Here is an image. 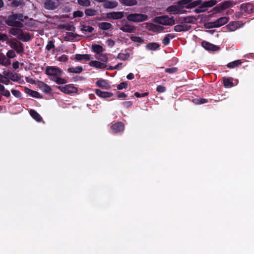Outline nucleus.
Instances as JSON below:
<instances>
[{"mask_svg": "<svg viewBox=\"0 0 254 254\" xmlns=\"http://www.w3.org/2000/svg\"><path fill=\"white\" fill-rule=\"evenodd\" d=\"M46 73L50 76V79L58 84H64L67 82L64 78H62V70L55 66H49L46 68Z\"/></svg>", "mask_w": 254, "mask_h": 254, "instance_id": "nucleus-1", "label": "nucleus"}, {"mask_svg": "<svg viewBox=\"0 0 254 254\" xmlns=\"http://www.w3.org/2000/svg\"><path fill=\"white\" fill-rule=\"evenodd\" d=\"M28 18L27 16H24L22 14H12L9 15L5 20V23L10 26L21 28L23 26L22 21Z\"/></svg>", "mask_w": 254, "mask_h": 254, "instance_id": "nucleus-2", "label": "nucleus"}, {"mask_svg": "<svg viewBox=\"0 0 254 254\" xmlns=\"http://www.w3.org/2000/svg\"><path fill=\"white\" fill-rule=\"evenodd\" d=\"M154 20L155 22L163 25L172 26L175 24V20L173 17H169L167 15L156 17Z\"/></svg>", "mask_w": 254, "mask_h": 254, "instance_id": "nucleus-3", "label": "nucleus"}, {"mask_svg": "<svg viewBox=\"0 0 254 254\" xmlns=\"http://www.w3.org/2000/svg\"><path fill=\"white\" fill-rule=\"evenodd\" d=\"M127 18L128 21L139 22L146 20L148 19V16L140 13H132L128 15Z\"/></svg>", "mask_w": 254, "mask_h": 254, "instance_id": "nucleus-4", "label": "nucleus"}, {"mask_svg": "<svg viewBox=\"0 0 254 254\" xmlns=\"http://www.w3.org/2000/svg\"><path fill=\"white\" fill-rule=\"evenodd\" d=\"M121 26L120 27V30L124 32L127 33H133L135 30L136 28L131 23L124 20L121 21Z\"/></svg>", "mask_w": 254, "mask_h": 254, "instance_id": "nucleus-5", "label": "nucleus"}, {"mask_svg": "<svg viewBox=\"0 0 254 254\" xmlns=\"http://www.w3.org/2000/svg\"><path fill=\"white\" fill-rule=\"evenodd\" d=\"M58 88L62 92L68 94L76 93L77 92V88L74 87L72 84L66 85L64 86H58Z\"/></svg>", "mask_w": 254, "mask_h": 254, "instance_id": "nucleus-6", "label": "nucleus"}, {"mask_svg": "<svg viewBox=\"0 0 254 254\" xmlns=\"http://www.w3.org/2000/svg\"><path fill=\"white\" fill-rule=\"evenodd\" d=\"M9 46L14 49L17 53H22L23 52V44L18 42L14 41H10L9 42Z\"/></svg>", "mask_w": 254, "mask_h": 254, "instance_id": "nucleus-7", "label": "nucleus"}, {"mask_svg": "<svg viewBox=\"0 0 254 254\" xmlns=\"http://www.w3.org/2000/svg\"><path fill=\"white\" fill-rule=\"evenodd\" d=\"M124 16L123 11H113L107 13V17L109 19H120Z\"/></svg>", "mask_w": 254, "mask_h": 254, "instance_id": "nucleus-8", "label": "nucleus"}, {"mask_svg": "<svg viewBox=\"0 0 254 254\" xmlns=\"http://www.w3.org/2000/svg\"><path fill=\"white\" fill-rule=\"evenodd\" d=\"M44 7L48 10H54L57 7V4L53 0H44Z\"/></svg>", "mask_w": 254, "mask_h": 254, "instance_id": "nucleus-9", "label": "nucleus"}, {"mask_svg": "<svg viewBox=\"0 0 254 254\" xmlns=\"http://www.w3.org/2000/svg\"><path fill=\"white\" fill-rule=\"evenodd\" d=\"M254 6L250 3L243 4L241 6V10L243 13H251L253 12Z\"/></svg>", "mask_w": 254, "mask_h": 254, "instance_id": "nucleus-10", "label": "nucleus"}, {"mask_svg": "<svg viewBox=\"0 0 254 254\" xmlns=\"http://www.w3.org/2000/svg\"><path fill=\"white\" fill-rule=\"evenodd\" d=\"M111 128L115 132L123 131L124 130V125L121 122L116 123L113 124Z\"/></svg>", "mask_w": 254, "mask_h": 254, "instance_id": "nucleus-11", "label": "nucleus"}, {"mask_svg": "<svg viewBox=\"0 0 254 254\" xmlns=\"http://www.w3.org/2000/svg\"><path fill=\"white\" fill-rule=\"evenodd\" d=\"M11 64L10 60L8 59L6 56L2 53H0V64L4 66H7Z\"/></svg>", "mask_w": 254, "mask_h": 254, "instance_id": "nucleus-12", "label": "nucleus"}, {"mask_svg": "<svg viewBox=\"0 0 254 254\" xmlns=\"http://www.w3.org/2000/svg\"><path fill=\"white\" fill-rule=\"evenodd\" d=\"M89 65L91 66L95 67L99 69H104L107 67V65L105 63H101L97 61H93L90 62Z\"/></svg>", "mask_w": 254, "mask_h": 254, "instance_id": "nucleus-13", "label": "nucleus"}, {"mask_svg": "<svg viewBox=\"0 0 254 254\" xmlns=\"http://www.w3.org/2000/svg\"><path fill=\"white\" fill-rule=\"evenodd\" d=\"M96 84L98 87L104 89H109L111 87L108 82L106 80L102 79L97 81Z\"/></svg>", "mask_w": 254, "mask_h": 254, "instance_id": "nucleus-14", "label": "nucleus"}, {"mask_svg": "<svg viewBox=\"0 0 254 254\" xmlns=\"http://www.w3.org/2000/svg\"><path fill=\"white\" fill-rule=\"evenodd\" d=\"M95 93L96 94L102 98H109L113 96V93L109 92L102 91L100 89H96Z\"/></svg>", "mask_w": 254, "mask_h": 254, "instance_id": "nucleus-15", "label": "nucleus"}, {"mask_svg": "<svg viewBox=\"0 0 254 254\" xmlns=\"http://www.w3.org/2000/svg\"><path fill=\"white\" fill-rule=\"evenodd\" d=\"M166 11L170 14H177L181 12V10L177 5H172L168 7Z\"/></svg>", "mask_w": 254, "mask_h": 254, "instance_id": "nucleus-16", "label": "nucleus"}, {"mask_svg": "<svg viewBox=\"0 0 254 254\" xmlns=\"http://www.w3.org/2000/svg\"><path fill=\"white\" fill-rule=\"evenodd\" d=\"M118 5V2L116 1H107L103 3V7L106 8H114Z\"/></svg>", "mask_w": 254, "mask_h": 254, "instance_id": "nucleus-17", "label": "nucleus"}, {"mask_svg": "<svg viewBox=\"0 0 254 254\" xmlns=\"http://www.w3.org/2000/svg\"><path fill=\"white\" fill-rule=\"evenodd\" d=\"M228 18L227 17H222L214 21L216 27L221 26L228 22Z\"/></svg>", "mask_w": 254, "mask_h": 254, "instance_id": "nucleus-18", "label": "nucleus"}, {"mask_svg": "<svg viewBox=\"0 0 254 254\" xmlns=\"http://www.w3.org/2000/svg\"><path fill=\"white\" fill-rule=\"evenodd\" d=\"M233 79L231 77L230 78H223V83L224 86L227 88L232 87L234 86L233 83Z\"/></svg>", "mask_w": 254, "mask_h": 254, "instance_id": "nucleus-19", "label": "nucleus"}, {"mask_svg": "<svg viewBox=\"0 0 254 254\" xmlns=\"http://www.w3.org/2000/svg\"><path fill=\"white\" fill-rule=\"evenodd\" d=\"M202 45L205 49L208 50L216 51L218 49L216 46L207 42H202Z\"/></svg>", "mask_w": 254, "mask_h": 254, "instance_id": "nucleus-20", "label": "nucleus"}, {"mask_svg": "<svg viewBox=\"0 0 254 254\" xmlns=\"http://www.w3.org/2000/svg\"><path fill=\"white\" fill-rule=\"evenodd\" d=\"M18 38L24 42H27L29 41L31 37L29 34L21 32Z\"/></svg>", "mask_w": 254, "mask_h": 254, "instance_id": "nucleus-21", "label": "nucleus"}, {"mask_svg": "<svg viewBox=\"0 0 254 254\" xmlns=\"http://www.w3.org/2000/svg\"><path fill=\"white\" fill-rule=\"evenodd\" d=\"M120 2L126 6H133L137 4L136 0H120Z\"/></svg>", "mask_w": 254, "mask_h": 254, "instance_id": "nucleus-22", "label": "nucleus"}, {"mask_svg": "<svg viewBox=\"0 0 254 254\" xmlns=\"http://www.w3.org/2000/svg\"><path fill=\"white\" fill-rule=\"evenodd\" d=\"M100 29L102 30H109L112 27V25L108 22H101L98 24Z\"/></svg>", "mask_w": 254, "mask_h": 254, "instance_id": "nucleus-23", "label": "nucleus"}, {"mask_svg": "<svg viewBox=\"0 0 254 254\" xmlns=\"http://www.w3.org/2000/svg\"><path fill=\"white\" fill-rule=\"evenodd\" d=\"M75 59L78 61H80L82 60H84L85 61H89L91 59V56L88 54H76L75 57Z\"/></svg>", "mask_w": 254, "mask_h": 254, "instance_id": "nucleus-24", "label": "nucleus"}, {"mask_svg": "<svg viewBox=\"0 0 254 254\" xmlns=\"http://www.w3.org/2000/svg\"><path fill=\"white\" fill-rule=\"evenodd\" d=\"M83 69L81 66L71 67L67 69V71L70 73H79L81 72Z\"/></svg>", "mask_w": 254, "mask_h": 254, "instance_id": "nucleus-25", "label": "nucleus"}, {"mask_svg": "<svg viewBox=\"0 0 254 254\" xmlns=\"http://www.w3.org/2000/svg\"><path fill=\"white\" fill-rule=\"evenodd\" d=\"M92 49L94 52L98 54H100L105 50L102 46L96 44L92 46Z\"/></svg>", "mask_w": 254, "mask_h": 254, "instance_id": "nucleus-26", "label": "nucleus"}, {"mask_svg": "<svg viewBox=\"0 0 254 254\" xmlns=\"http://www.w3.org/2000/svg\"><path fill=\"white\" fill-rule=\"evenodd\" d=\"M129 54L126 51L125 53H120L118 55L117 58L120 60L126 61L129 58Z\"/></svg>", "mask_w": 254, "mask_h": 254, "instance_id": "nucleus-27", "label": "nucleus"}, {"mask_svg": "<svg viewBox=\"0 0 254 254\" xmlns=\"http://www.w3.org/2000/svg\"><path fill=\"white\" fill-rule=\"evenodd\" d=\"M30 115L32 116L33 118H34L35 120L38 122H40L42 121V118L40 116V115L35 111L33 110H31L30 111Z\"/></svg>", "mask_w": 254, "mask_h": 254, "instance_id": "nucleus-28", "label": "nucleus"}, {"mask_svg": "<svg viewBox=\"0 0 254 254\" xmlns=\"http://www.w3.org/2000/svg\"><path fill=\"white\" fill-rule=\"evenodd\" d=\"M85 13L87 16H92L97 15L98 11L95 9L88 8L85 10Z\"/></svg>", "mask_w": 254, "mask_h": 254, "instance_id": "nucleus-29", "label": "nucleus"}, {"mask_svg": "<svg viewBox=\"0 0 254 254\" xmlns=\"http://www.w3.org/2000/svg\"><path fill=\"white\" fill-rule=\"evenodd\" d=\"M21 32V30L17 28H12L9 30V33L12 35L17 36V38Z\"/></svg>", "mask_w": 254, "mask_h": 254, "instance_id": "nucleus-30", "label": "nucleus"}, {"mask_svg": "<svg viewBox=\"0 0 254 254\" xmlns=\"http://www.w3.org/2000/svg\"><path fill=\"white\" fill-rule=\"evenodd\" d=\"M159 46V44L157 43H150L146 46V47L149 50H155Z\"/></svg>", "mask_w": 254, "mask_h": 254, "instance_id": "nucleus-31", "label": "nucleus"}, {"mask_svg": "<svg viewBox=\"0 0 254 254\" xmlns=\"http://www.w3.org/2000/svg\"><path fill=\"white\" fill-rule=\"evenodd\" d=\"M0 93L1 95H2L4 96H6L7 97H9L10 95V92L8 90H6L5 89L3 85H1L0 84Z\"/></svg>", "mask_w": 254, "mask_h": 254, "instance_id": "nucleus-32", "label": "nucleus"}, {"mask_svg": "<svg viewBox=\"0 0 254 254\" xmlns=\"http://www.w3.org/2000/svg\"><path fill=\"white\" fill-rule=\"evenodd\" d=\"M81 30L84 32L91 33L94 30V28L89 25H82Z\"/></svg>", "mask_w": 254, "mask_h": 254, "instance_id": "nucleus-33", "label": "nucleus"}, {"mask_svg": "<svg viewBox=\"0 0 254 254\" xmlns=\"http://www.w3.org/2000/svg\"><path fill=\"white\" fill-rule=\"evenodd\" d=\"M242 64L240 60H236L231 63H229L227 64L228 68H234Z\"/></svg>", "mask_w": 254, "mask_h": 254, "instance_id": "nucleus-34", "label": "nucleus"}, {"mask_svg": "<svg viewBox=\"0 0 254 254\" xmlns=\"http://www.w3.org/2000/svg\"><path fill=\"white\" fill-rule=\"evenodd\" d=\"M96 58L104 63H107L108 60V58L107 54H100Z\"/></svg>", "mask_w": 254, "mask_h": 254, "instance_id": "nucleus-35", "label": "nucleus"}, {"mask_svg": "<svg viewBox=\"0 0 254 254\" xmlns=\"http://www.w3.org/2000/svg\"><path fill=\"white\" fill-rule=\"evenodd\" d=\"M77 2L79 5L83 6H88L91 4L89 0H77Z\"/></svg>", "mask_w": 254, "mask_h": 254, "instance_id": "nucleus-36", "label": "nucleus"}, {"mask_svg": "<svg viewBox=\"0 0 254 254\" xmlns=\"http://www.w3.org/2000/svg\"><path fill=\"white\" fill-rule=\"evenodd\" d=\"M6 56L8 59L10 60V59H13L16 57V54L14 51L10 50L7 52Z\"/></svg>", "mask_w": 254, "mask_h": 254, "instance_id": "nucleus-37", "label": "nucleus"}, {"mask_svg": "<svg viewBox=\"0 0 254 254\" xmlns=\"http://www.w3.org/2000/svg\"><path fill=\"white\" fill-rule=\"evenodd\" d=\"M201 4V0H197L194 1H191V2L188 5L187 8H192L197 6Z\"/></svg>", "mask_w": 254, "mask_h": 254, "instance_id": "nucleus-38", "label": "nucleus"}, {"mask_svg": "<svg viewBox=\"0 0 254 254\" xmlns=\"http://www.w3.org/2000/svg\"><path fill=\"white\" fill-rule=\"evenodd\" d=\"M173 36L171 34H167L165 36L162 40L164 45H167L169 43L170 38H172Z\"/></svg>", "mask_w": 254, "mask_h": 254, "instance_id": "nucleus-39", "label": "nucleus"}, {"mask_svg": "<svg viewBox=\"0 0 254 254\" xmlns=\"http://www.w3.org/2000/svg\"><path fill=\"white\" fill-rule=\"evenodd\" d=\"M163 27L158 25L152 24L151 25V29L153 31H161L163 30Z\"/></svg>", "mask_w": 254, "mask_h": 254, "instance_id": "nucleus-40", "label": "nucleus"}, {"mask_svg": "<svg viewBox=\"0 0 254 254\" xmlns=\"http://www.w3.org/2000/svg\"><path fill=\"white\" fill-rule=\"evenodd\" d=\"M42 90L46 93H49L51 91V88L49 85L43 83L41 85Z\"/></svg>", "mask_w": 254, "mask_h": 254, "instance_id": "nucleus-41", "label": "nucleus"}, {"mask_svg": "<svg viewBox=\"0 0 254 254\" xmlns=\"http://www.w3.org/2000/svg\"><path fill=\"white\" fill-rule=\"evenodd\" d=\"M0 82L7 85L9 82V80L5 76L0 74Z\"/></svg>", "mask_w": 254, "mask_h": 254, "instance_id": "nucleus-42", "label": "nucleus"}, {"mask_svg": "<svg viewBox=\"0 0 254 254\" xmlns=\"http://www.w3.org/2000/svg\"><path fill=\"white\" fill-rule=\"evenodd\" d=\"M130 39L134 42L137 43H142L143 42V40L139 37L137 36H131Z\"/></svg>", "mask_w": 254, "mask_h": 254, "instance_id": "nucleus-43", "label": "nucleus"}, {"mask_svg": "<svg viewBox=\"0 0 254 254\" xmlns=\"http://www.w3.org/2000/svg\"><path fill=\"white\" fill-rule=\"evenodd\" d=\"M180 25L182 29H183V31H187V30H189L191 27V26L190 25L186 23H182Z\"/></svg>", "mask_w": 254, "mask_h": 254, "instance_id": "nucleus-44", "label": "nucleus"}, {"mask_svg": "<svg viewBox=\"0 0 254 254\" xmlns=\"http://www.w3.org/2000/svg\"><path fill=\"white\" fill-rule=\"evenodd\" d=\"M83 16V12L81 11L77 10L76 11H74L73 13V17H81Z\"/></svg>", "mask_w": 254, "mask_h": 254, "instance_id": "nucleus-45", "label": "nucleus"}, {"mask_svg": "<svg viewBox=\"0 0 254 254\" xmlns=\"http://www.w3.org/2000/svg\"><path fill=\"white\" fill-rule=\"evenodd\" d=\"M177 71V67L167 68L165 69V71L170 73L176 72Z\"/></svg>", "mask_w": 254, "mask_h": 254, "instance_id": "nucleus-46", "label": "nucleus"}, {"mask_svg": "<svg viewBox=\"0 0 254 254\" xmlns=\"http://www.w3.org/2000/svg\"><path fill=\"white\" fill-rule=\"evenodd\" d=\"M29 94L32 97L38 98L39 96V93L36 91H34L33 90H30L29 91Z\"/></svg>", "mask_w": 254, "mask_h": 254, "instance_id": "nucleus-47", "label": "nucleus"}, {"mask_svg": "<svg viewBox=\"0 0 254 254\" xmlns=\"http://www.w3.org/2000/svg\"><path fill=\"white\" fill-rule=\"evenodd\" d=\"M127 87V83L126 82H122L117 86V88L119 90L126 88Z\"/></svg>", "mask_w": 254, "mask_h": 254, "instance_id": "nucleus-48", "label": "nucleus"}, {"mask_svg": "<svg viewBox=\"0 0 254 254\" xmlns=\"http://www.w3.org/2000/svg\"><path fill=\"white\" fill-rule=\"evenodd\" d=\"M156 90L157 92L162 93L166 90V87L161 85H159L157 87Z\"/></svg>", "mask_w": 254, "mask_h": 254, "instance_id": "nucleus-49", "label": "nucleus"}, {"mask_svg": "<svg viewBox=\"0 0 254 254\" xmlns=\"http://www.w3.org/2000/svg\"><path fill=\"white\" fill-rule=\"evenodd\" d=\"M54 47V45L53 42L52 41H50L48 42V43L46 46V49L47 50L49 51L52 48H53Z\"/></svg>", "mask_w": 254, "mask_h": 254, "instance_id": "nucleus-50", "label": "nucleus"}, {"mask_svg": "<svg viewBox=\"0 0 254 254\" xmlns=\"http://www.w3.org/2000/svg\"><path fill=\"white\" fill-rule=\"evenodd\" d=\"M11 93L16 97H19L20 96V92L18 90L13 89L11 90Z\"/></svg>", "mask_w": 254, "mask_h": 254, "instance_id": "nucleus-51", "label": "nucleus"}, {"mask_svg": "<svg viewBox=\"0 0 254 254\" xmlns=\"http://www.w3.org/2000/svg\"><path fill=\"white\" fill-rule=\"evenodd\" d=\"M204 102H202V100L200 99H195L193 100V102L195 104H200L206 103L207 102L206 99H204Z\"/></svg>", "mask_w": 254, "mask_h": 254, "instance_id": "nucleus-52", "label": "nucleus"}, {"mask_svg": "<svg viewBox=\"0 0 254 254\" xmlns=\"http://www.w3.org/2000/svg\"><path fill=\"white\" fill-rule=\"evenodd\" d=\"M148 94V92H145V93H142V94H139L138 92H135L134 93V95L136 97H137V98H139V97H144V96H147Z\"/></svg>", "mask_w": 254, "mask_h": 254, "instance_id": "nucleus-53", "label": "nucleus"}, {"mask_svg": "<svg viewBox=\"0 0 254 254\" xmlns=\"http://www.w3.org/2000/svg\"><path fill=\"white\" fill-rule=\"evenodd\" d=\"M207 1L208 2V6L209 7L215 5L217 3V1L215 0H210Z\"/></svg>", "mask_w": 254, "mask_h": 254, "instance_id": "nucleus-54", "label": "nucleus"}, {"mask_svg": "<svg viewBox=\"0 0 254 254\" xmlns=\"http://www.w3.org/2000/svg\"><path fill=\"white\" fill-rule=\"evenodd\" d=\"M67 60V57L65 55H62L58 58V60L60 62H65Z\"/></svg>", "mask_w": 254, "mask_h": 254, "instance_id": "nucleus-55", "label": "nucleus"}, {"mask_svg": "<svg viewBox=\"0 0 254 254\" xmlns=\"http://www.w3.org/2000/svg\"><path fill=\"white\" fill-rule=\"evenodd\" d=\"M122 65V63H119L117 65H116L115 66H110L109 68H107L108 69H118L119 68H121Z\"/></svg>", "mask_w": 254, "mask_h": 254, "instance_id": "nucleus-56", "label": "nucleus"}, {"mask_svg": "<svg viewBox=\"0 0 254 254\" xmlns=\"http://www.w3.org/2000/svg\"><path fill=\"white\" fill-rule=\"evenodd\" d=\"M206 26L207 28L216 27L214 21L208 22V23H207Z\"/></svg>", "mask_w": 254, "mask_h": 254, "instance_id": "nucleus-57", "label": "nucleus"}, {"mask_svg": "<svg viewBox=\"0 0 254 254\" xmlns=\"http://www.w3.org/2000/svg\"><path fill=\"white\" fill-rule=\"evenodd\" d=\"M192 0H183L181 1H180V3L181 4H189V5L191 2Z\"/></svg>", "mask_w": 254, "mask_h": 254, "instance_id": "nucleus-58", "label": "nucleus"}, {"mask_svg": "<svg viewBox=\"0 0 254 254\" xmlns=\"http://www.w3.org/2000/svg\"><path fill=\"white\" fill-rule=\"evenodd\" d=\"M12 68L14 69H16L19 67V63L18 61H16L12 64Z\"/></svg>", "mask_w": 254, "mask_h": 254, "instance_id": "nucleus-59", "label": "nucleus"}, {"mask_svg": "<svg viewBox=\"0 0 254 254\" xmlns=\"http://www.w3.org/2000/svg\"><path fill=\"white\" fill-rule=\"evenodd\" d=\"M174 30L176 32H181V31H183V29H182L180 25H176L175 27H174Z\"/></svg>", "mask_w": 254, "mask_h": 254, "instance_id": "nucleus-60", "label": "nucleus"}, {"mask_svg": "<svg viewBox=\"0 0 254 254\" xmlns=\"http://www.w3.org/2000/svg\"><path fill=\"white\" fill-rule=\"evenodd\" d=\"M200 6H201V8H202V9H206V8L209 7L208 6L207 1L203 2L202 4H200Z\"/></svg>", "mask_w": 254, "mask_h": 254, "instance_id": "nucleus-61", "label": "nucleus"}, {"mask_svg": "<svg viewBox=\"0 0 254 254\" xmlns=\"http://www.w3.org/2000/svg\"><path fill=\"white\" fill-rule=\"evenodd\" d=\"M7 39V36L4 34H1L0 33V40L6 41Z\"/></svg>", "mask_w": 254, "mask_h": 254, "instance_id": "nucleus-62", "label": "nucleus"}, {"mask_svg": "<svg viewBox=\"0 0 254 254\" xmlns=\"http://www.w3.org/2000/svg\"><path fill=\"white\" fill-rule=\"evenodd\" d=\"M206 11V9H202V8H201V6H200L198 8H196L195 9V11L198 13H200V12H204Z\"/></svg>", "mask_w": 254, "mask_h": 254, "instance_id": "nucleus-63", "label": "nucleus"}, {"mask_svg": "<svg viewBox=\"0 0 254 254\" xmlns=\"http://www.w3.org/2000/svg\"><path fill=\"white\" fill-rule=\"evenodd\" d=\"M230 3L229 2H227V1L224 2L222 3V7L223 8H227L230 6Z\"/></svg>", "mask_w": 254, "mask_h": 254, "instance_id": "nucleus-64", "label": "nucleus"}]
</instances>
